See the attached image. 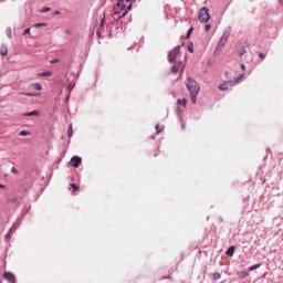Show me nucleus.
<instances>
[{
  "mask_svg": "<svg viewBox=\"0 0 283 283\" xmlns=\"http://www.w3.org/2000/svg\"><path fill=\"white\" fill-rule=\"evenodd\" d=\"M23 34H30V29H25V30L23 31Z\"/></svg>",
  "mask_w": 283,
  "mask_h": 283,
  "instance_id": "33",
  "label": "nucleus"
},
{
  "mask_svg": "<svg viewBox=\"0 0 283 283\" xmlns=\"http://www.w3.org/2000/svg\"><path fill=\"white\" fill-rule=\"evenodd\" d=\"M69 189H72V191L74 193V192L78 191V186H76L75 184H71Z\"/></svg>",
  "mask_w": 283,
  "mask_h": 283,
  "instance_id": "15",
  "label": "nucleus"
},
{
  "mask_svg": "<svg viewBox=\"0 0 283 283\" xmlns=\"http://www.w3.org/2000/svg\"><path fill=\"white\" fill-rule=\"evenodd\" d=\"M23 116H39V112L38 111H32L30 113L23 114Z\"/></svg>",
  "mask_w": 283,
  "mask_h": 283,
  "instance_id": "14",
  "label": "nucleus"
},
{
  "mask_svg": "<svg viewBox=\"0 0 283 283\" xmlns=\"http://www.w3.org/2000/svg\"><path fill=\"white\" fill-rule=\"evenodd\" d=\"M180 54V46H176L174 50H171L168 54V61L169 63H174L176 61V57Z\"/></svg>",
  "mask_w": 283,
  "mask_h": 283,
  "instance_id": "4",
  "label": "nucleus"
},
{
  "mask_svg": "<svg viewBox=\"0 0 283 283\" xmlns=\"http://www.w3.org/2000/svg\"><path fill=\"white\" fill-rule=\"evenodd\" d=\"M11 172L17 175V174H19V170H17V168L12 167Z\"/></svg>",
  "mask_w": 283,
  "mask_h": 283,
  "instance_id": "31",
  "label": "nucleus"
},
{
  "mask_svg": "<svg viewBox=\"0 0 283 283\" xmlns=\"http://www.w3.org/2000/svg\"><path fill=\"white\" fill-rule=\"evenodd\" d=\"M31 86L33 87V90H36L38 92H41V90H43V85H41V83H33L31 84Z\"/></svg>",
  "mask_w": 283,
  "mask_h": 283,
  "instance_id": "11",
  "label": "nucleus"
},
{
  "mask_svg": "<svg viewBox=\"0 0 283 283\" xmlns=\"http://www.w3.org/2000/svg\"><path fill=\"white\" fill-rule=\"evenodd\" d=\"M132 3H134V0H118L117 4L114 9L113 17L116 19H123L127 17V13L129 10H132Z\"/></svg>",
  "mask_w": 283,
  "mask_h": 283,
  "instance_id": "1",
  "label": "nucleus"
},
{
  "mask_svg": "<svg viewBox=\"0 0 283 283\" xmlns=\"http://www.w3.org/2000/svg\"><path fill=\"white\" fill-rule=\"evenodd\" d=\"M81 163H83V159H81V157L74 156L71 159L72 167L77 168L81 165Z\"/></svg>",
  "mask_w": 283,
  "mask_h": 283,
  "instance_id": "8",
  "label": "nucleus"
},
{
  "mask_svg": "<svg viewBox=\"0 0 283 283\" xmlns=\"http://www.w3.org/2000/svg\"><path fill=\"white\" fill-rule=\"evenodd\" d=\"M155 129H156L157 134H160V125L157 124Z\"/></svg>",
  "mask_w": 283,
  "mask_h": 283,
  "instance_id": "30",
  "label": "nucleus"
},
{
  "mask_svg": "<svg viewBox=\"0 0 283 283\" xmlns=\"http://www.w3.org/2000/svg\"><path fill=\"white\" fill-rule=\"evenodd\" d=\"M193 32V28H191L189 31H188V36L187 39H189V36H191V33Z\"/></svg>",
  "mask_w": 283,
  "mask_h": 283,
  "instance_id": "32",
  "label": "nucleus"
},
{
  "mask_svg": "<svg viewBox=\"0 0 283 283\" xmlns=\"http://www.w3.org/2000/svg\"><path fill=\"white\" fill-rule=\"evenodd\" d=\"M212 277H213V280H220L221 275H220V273H214L212 275Z\"/></svg>",
  "mask_w": 283,
  "mask_h": 283,
  "instance_id": "24",
  "label": "nucleus"
},
{
  "mask_svg": "<svg viewBox=\"0 0 283 283\" xmlns=\"http://www.w3.org/2000/svg\"><path fill=\"white\" fill-rule=\"evenodd\" d=\"M234 83L233 81H226L223 84L219 85V90L221 92H227V90H229V87H233Z\"/></svg>",
  "mask_w": 283,
  "mask_h": 283,
  "instance_id": "7",
  "label": "nucleus"
},
{
  "mask_svg": "<svg viewBox=\"0 0 283 283\" xmlns=\"http://www.w3.org/2000/svg\"><path fill=\"white\" fill-rule=\"evenodd\" d=\"M260 266H262V264H255L249 268V271H256V269H260Z\"/></svg>",
  "mask_w": 283,
  "mask_h": 283,
  "instance_id": "18",
  "label": "nucleus"
},
{
  "mask_svg": "<svg viewBox=\"0 0 283 283\" xmlns=\"http://www.w3.org/2000/svg\"><path fill=\"white\" fill-rule=\"evenodd\" d=\"M178 105H182V107H185L187 105V99H178Z\"/></svg>",
  "mask_w": 283,
  "mask_h": 283,
  "instance_id": "19",
  "label": "nucleus"
},
{
  "mask_svg": "<svg viewBox=\"0 0 283 283\" xmlns=\"http://www.w3.org/2000/svg\"><path fill=\"white\" fill-rule=\"evenodd\" d=\"M209 30H211V24H206V25H205V31H206V32H209Z\"/></svg>",
  "mask_w": 283,
  "mask_h": 283,
  "instance_id": "27",
  "label": "nucleus"
},
{
  "mask_svg": "<svg viewBox=\"0 0 283 283\" xmlns=\"http://www.w3.org/2000/svg\"><path fill=\"white\" fill-rule=\"evenodd\" d=\"M59 14H61V11H59V10H55V11L53 12V17H59Z\"/></svg>",
  "mask_w": 283,
  "mask_h": 283,
  "instance_id": "28",
  "label": "nucleus"
},
{
  "mask_svg": "<svg viewBox=\"0 0 283 283\" xmlns=\"http://www.w3.org/2000/svg\"><path fill=\"white\" fill-rule=\"evenodd\" d=\"M50 10H51L50 7H44V8H42L41 12L42 13L50 12Z\"/></svg>",
  "mask_w": 283,
  "mask_h": 283,
  "instance_id": "25",
  "label": "nucleus"
},
{
  "mask_svg": "<svg viewBox=\"0 0 283 283\" xmlns=\"http://www.w3.org/2000/svg\"><path fill=\"white\" fill-rule=\"evenodd\" d=\"M51 63H59V59L51 60Z\"/></svg>",
  "mask_w": 283,
  "mask_h": 283,
  "instance_id": "34",
  "label": "nucleus"
},
{
  "mask_svg": "<svg viewBox=\"0 0 283 283\" xmlns=\"http://www.w3.org/2000/svg\"><path fill=\"white\" fill-rule=\"evenodd\" d=\"M227 41L229 38L227 35H222L217 44L216 52H220L224 45H227Z\"/></svg>",
  "mask_w": 283,
  "mask_h": 283,
  "instance_id": "5",
  "label": "nucleus"
},
{
  "mask_svg": "<svg viewBox=\"0 0 283 283\" xmlns=\"http://www.w3.org/2000/svg\"><path fill=\"white\" fill-rule=\"evenodd\" d=\"M259 56H260V59H262V60L266 59V54H264V53H259Z\"/></svg>",
  "mask_w": 283,
  "mask_h": 283,
  "instance_id": "29",
  "label": "nucleus"
},
{
  "mask_svg": "<svg viewBox=\"0 0 283 283\" xmlns=\"http://www.w3.org/2000/svg\"><path fill=\"white\" fill-rule=\"evenodd\" d=\"M281 3H283V0H281Z\"/></svg>",
  "mask_w": 283,
  "mask_h": 283,
  "instance_id": "38",
  "label": "nucleus"
},
{
  "mask_svg": "<svg viewBox=\"0 0 283 283\" xmlns=\"http://www.w3.org/2000/svg\"><path fill=\"white\" fill-rule=\"evenodd\" d=\"M0 189H6V186L0 184Z\"/></svg>",
  "mask_w": 283,
  "mask_h": 283,
  "instance_id": "36",
  "label": "nucleus"
},
{
  "mask_svg": "<svg viewBox=\"0 0 283 283\" xmlns=\"http://www.w3.org/2000/svg\"><path fill=\"white\" fill-rule=\"evenodd\" d=\"M48 24L46 23H35L34 28H46Z\"/></svg>",
  "mask_w": 283,
  "mask_h": 283,
  "instance_id": "20",
  "label": "nucleus"
},
{
  "mask_svg": "<svg viewBox=\"0 0 283 283\" xmlns=\"http://www.w3.org/2000/svg\"><path fill=\"white\" fill-rule=\"evenodd\" d=\"M20 94H22L24 96H39V94H36V93H20Z\"/></svg>",
  "mask_w": 283,
  "mask_h": 283,
  "instance_id": "22",
  "label": "nucleus"
},
{
  "mask_svg": "<svg viewBox=\"0 0 283 283\" xmlns=\"http://www.w3.org/2000/svg\"><path fill=\"white\" fill-rule=\"evenodd\" d=\"M242 78H244V74H240L238 77L234 78V84L235 83H240V81H242Z\"/></svg>",
  "mask_w": 283,
  "mask_h": 283,
  "instance_id": "17",
  "label": "nucleus"
},
{
  "mask_svg": "<svg viewBox=\"0 0 283 283\" xmlns=\"http://www.w3.org/2000/svg\"><path fill=\"white\" fill-rule=\"evenodd\" d=\"M0 54H1V56H8V48L7 46H1L0 48Z\"/></svg>",
  "mask_w": 283,
  "mask_h": 283,
  "instance_id": "12",
  "label": "nucleus"
},
{
  "mask_svg": "<svg viewBox=\"0 0 283 283\" xmlns=\"http://www.w3.org/2000/svg\"><path fill=\"white\" fill-rule=\"evenodd\" d=\"M186 87L190 94L191 103L196 105L198 101V94L200 93V85L198 84V82H196V80L187 77Z\"/></svg>",
  "mask_w": 283,
  "mask_h": 283,
  "instance_id": "2",
  "label": "nucleus"
},
{
  "mask_svg": "<svg viewBox=\"0 0 283 283\" xmlns=\"http://www.w3.org/2000/svg\"><path fill=\"white\" fill-rule=\"evenodd\" d=\"M209 19H211V15L209 14V8L203 7L199 13V21H201V23H207Z\"/></svg>",
  "mask_w": 283,
  "mask_h": 283,
  "instance_id": "3",
  "label": "nucleus"
},
{
  "mask_svg": "<svg viewBox=\"0 0 283 283\" xmlns=\"http://www.w3.org/2000/svg\"><path fill=\"white\" fill-rule=\"evenodd\" d=\"M2 277L9 283H17V276L12 272H4Z\"/></svg>",
  "mask_w": 283,
  "mask_h": 283,
  "instance_id": "6",
  "label": "nucleus"
},
{
  "mask_svg": "<svg viewBox=\"0 0 283 283\" xmlns=\"http://www.w3.org/2000/svg\"><path fill=\"white\" fill-rule=\"evenodd\" d=\"M67 136H69V138H72V136H74V130L72 128V124H70V126H69Z\"/></svg>",
  "mask_w": 283,
  "mask_h": 283,
  "instance_id": "13",
  "label": "nucleus"
},
{
  "mask_svg": "<svg viewBox=\"0 0 283 283\" xmlns=\"http://www.w3.org/2000/svg\"><path fill=\"white\" fill-rule=\"evenodd\" d=\"M241 69L247 70V66H244V64H241Z\"/></svg>",
  "mask_w": 283,
  "mask_h": 283,
  "instance_id": "35",
  "label": "nucleus"
},
{
  "mask_svg": "<svg viewBox=\"0 0 283 283\" xmlns=\"http://www.w3.org/2000/svg\"><path fill=\"white\" fill-rule=\"evenodd\" d=\"M233 253H235V247H230L227 250L226 255H228L229 258H233Z\"/></svg>",
  "mask_w": 283,
  "mask_h": 283,
  "instance_id": "10",
  "label": "nucleus"
},
{
  "mask_svg": "<svg viewBox=\"0 0 283 283\" xmlns=\"http://www.w3.org/2000/svg\"><path fill=\"white\" fill-rule=\"evenodd\" d=\"M38 76H52V72L45 71V72L38 74Z\"/></svg>",
  "mask_w": 283,
  "mask_h": 283,
  "instance_id": "16",
  "label": "nucleus"
},
{
  "mask_svg": "<svg viewBox=\"0 0 283 283\" xmlns=\"http://www.w3.org/2000/svg\"><path fill=\"white\" fill-rule=\"evenodd\" d=\"M240 277H249V272H241Z\"/></svg>",
  "mask_w": 283,
  "mask_h": 283,
  "instance_id": "23",
  "label": "nucleus"
},
{
  "mask_svg": "<svg viewBox=\"0 0 283 283\" xmlns=\"http://www.w3.org/2000/svg\"><path fill=\"white\" fill-rule=\"evenodd\" d=\"M180 63H175L171 67L172 70V74H178V72H180Z\"/></svg>",
  "mask_w": 283,
  "mask_h": 283,
  "instance_id": "9",
  "label": "nucleus"
},
{
  "mask_svg": "<svg viewBox=\"0 0 283 283\" xmlns=\"http://www.w3.org/2000/svg\"><path fill=\"white\" fill-rule=\"evenodd\" d=\"M19 136H30V132H28V130H21V132L19 133Z\"/></svg>",
  "mask_w": 283,
  "mask_h": 283,
  "instance_id": "21",
  "label": "nucleus"
},
{
  "mask_svg": "<svg viewBox=\"0 0 283 283\" xmlns=\"http://www.w3.org/2000/svg\"><path fill=\"white\" fill-rule=\"evenodd\" d=\"M188 52L193 53V44H188Z\"/></svg>",
  "mask_w": 283,
  "mask_h": 283,
  "instance_id": "26",
  "label": "nucleus"
},
{
  "mask_svg": "<svg viewBox=\"0 0 283 283\" xmlns=\"http://www.w3.org/2000/svg\"><path fill=\"white\" fill-rule=\"evenodd\" d=\"M65 32H66V34H70V30H66Z\"/></svg>",
  "mask_w": 283,
  "mask_h": 283,
  "instance_id": "37",
  "label": "nucleus"
}]
</instances>
